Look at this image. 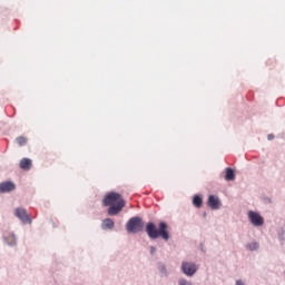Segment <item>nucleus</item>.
Listing matches in <instances>:
<instances>
[{
  "label": "nucleus",
  "instance_id": "nucleus-1",
  "mask_svg": "<svg viewBox=\"0 0 285 285\" xmlns=\"http://www.w3.org/2000/svg\"><path fill=\"white\" fill-rule=\"evenodd\" d=\"M104 206H109L108 215H119L120 210H124L126 200L121 197V194L111 191L107 194L102 199Z\"/></svg>",
  "mask_w": 285,
  "mask_h": 285
},
{
  "label": "nucleus",
  "instance_id": "nucleus-2",
  "mask_svg": "<svg viewBox=\"0 0 285 285\" xmlns=\"http://www.w3.org/2000/svg\"><path fill=\"white\" fill-rule=\"evenodd\" d=\"M146 233L150 239H164L165 242H168L170 239V234L168 233V224L165 222L159 223L158 229L157 226H155V223H148L146 226Z\"/></svg>",
  "mask_w": 285,
  "mask_h": 285
},
{
  "label": "nucleus",
  "instance_id": "nucleus-3",
  "mask_svg": "<svg viewBox=\"0 0 285 285\" xmlns=\"http://www.w3.org/2000/svg\"><path fill=\"white\" fill-rule=\"evenodd\" d=\"M128 233H141L144 230V220L139 217H132L126 225Z\"/></svg>",
  "mask_w": 285,
  "mask_h": 285
},
{
  "label": "nucleus",
  "instance_id": "nucleus-4",
  "mask_svg": "<svg viewBox=\"0 0 285 285\" xmlns=\"http://www.w3.org/2000/svg\"><path fill=\"white\" fill-rule=\"evenodd\" d=\"M180 268L184 275H186L187 277H193L195 273L199 271V267L197 266V264L193 262H183Z\"/></svg>",
  "mask_w": 285,
  "mask_h": 285
},
{
  "label": "nucleus",
  "instance_id": "nucleus-5",
  "mask_svg": "<svg viewBox=\"0 0 285 285\" xmlns=\"http://www.w3.org/2000/svg\"><path fill=\"white\" fill-rule=\"evenodd\" d=\"M16 217L21 219V222L23 224H32V219L28 215V212H26V209H23V208H17L16 209Z\"/></svg>",
  "mask_w": 285,
  "mask_h": 285
},
{
  "label": "nucleus",
  "instance_id": "nucleus-6",
  "mask_svg": "<svg viewBox=\"0 0 285 285\" xmlns=\"http://www.w3.org/2000/svg\"><path fill=\"white\" fill-rule=\"evenodd\" d=\"M248 217L254 226H264V217H262V215L255 212H249Z\"/></svg>",
  "mask_w": 285,
  "mask_h": 285
},
{
  "label": "nucleus",
  "instance_id": "nucleus-7",
  "mask_svg": "<svg viewBox=\"0 0 285 285\" xmlns=\"http://www.w3.org/2000/svg\"><path fill=\"white\" fill-rule=\"evenodd\" d=\"M208 206L212 208V210H219L222 203L219 202L218 197L210 195L208 197Z\"/></svg>",
  "mask_w": 285,
  "mask_h": 285
},
{
  "label": "nucleus",
  "instance_id": "nucleus-8",
  "mask_svg": "<svg viewBox=\"0 0 285 285\" xmlns=\"http://www.w3.org/2000/svg\"><path fill=\"white\" fill-rule=\"evenodd\" d=\"M17 186L12 181H4L0 184V193H12Z\"/></svg>",
  "mask_w": 285,
  "mask_h": 285
},
{
  "label": "nucleus",
  "instance_id": "nucleus-9",
  "mask_svg": "<svg viewBox=\"0 0 285 285\" xmlns=\"http://www.w3.org/2000/svg\"><path fill=\"white\" fill-rule=\"evenodd\" d=\"M102 230H112L115 228V222L111 218H106L102 220Z\"/></svg>",
  "mask_w": 285,
  "mask_h": 285
},
{
  "label": "nucleus",
  "instance_id": "nucleus-10",
  "mask_svg": "<svg viewBox=\"0 0 285 285\" xmlns=\"http://www.w3.org/2000/svg\"><path fill=\"white\" fill-rule=\"evenodd\" d=\"M4 242L9 246H14V244H17V236H14V234H12V233H7L4 235Z\"/></svg>",
  "mask_w": 285,
  "mask_h": 285
},
{
  "label": "nucleus",
  "instance_id": "nucleus-11",
  "mask_svg": "<svg viewBox=\"0 0 285 285\" xmlns=\"http://www.w3.org/2000/svg\"><path fill=\"white\" fill-rule=\"evenodd\" d=\"M20 168L22 170H30L32 168V160L30 158H23L20 160Z\"/></svg>",
  "mask_w": 285,
  "mask_h": 285
},
{
  "label": "nucleus",
  "instance_id": "nucleus-12",
  "mask_svg": "<svg viewBox=\"0 0 285 285\" xmlns=\"http://www.w3.org/2000/svg\"><path fill=\"white\" fill-rule=\"evenodd\" d=\"M226 181H235V171L232 168H226Z\"/></svg>",
  "mask_w": 285,
  "mask_h": 285
},
{
  "label": "nucleus",
  "instance_id": "nucleus-13",
  "mask_svg": "<svg viewBox=\"0 0 285 285\" xmlns=\"http://www.w3.org/2000/svg\"><path fill=\"white\" fill-rule=\"evenodd\" d=\"M193 204L196 208H202V205L204 204V200L199 196H194Z\"/></svg>",
  "mask_w": 285,
  "mask_h": 285
},
{
  "label": "nucleus",
  "instance_id": "nucleus-14",
  "mask_svg": "<svg viewBox=\"0 0 285 285\" xmlns=\"http://www.w3.org/2000/svg\"><path fill=\"white\" fill-rule=\"evenodd\" d=\"M158 271L161 277H168V269L166 268V265H159Z\"/></svg>",
  "mask_w": 285,
  "mask_h": 285
},
{
  "label": "nucleus",
  "instance_id": "nucleus-15",
  "mask_svg": "<svg viewBox=\"0 0 285 285\" xmlns=\"http://www.w3.org/2000/svg\"><path fill=\"white\" fill-rule=\"evenodd\" d=\"M27 142H28V139L23 136H20L17 138V144H19L20 146H26Z\"/></svg>",
  "mask_w": 285,
  "mask_h": 285
},
{
  "label": "nucleus",
  "instance_id": "nucleus-16",
  "mask_svg": "<svg viewBox=\"0 0 285 285\" xmlns=\"http://www.w3.org/2000/svg\"><path fill=\"white\" fill-rule=\"evenodd\" d=\"M178 285H193V283L186 278H179Z\"/></svg>",
  "mask_w": 285,
  "mask_h": 285
},
{
  "label": "nucleus",
  "instance_id": "nucleus-17",
  "mask_svg": "<svg viewBox=\"0 0 285 285\" xmlns=\"http://www.w3.org/2000/svg\"><path fill=\"white\" fill-rule=\"evenodd\" d=\"M249 248H250L252 250H257V248H259V244H257V243H252V244L249 245Z\"/></svg>",
  "mask_w": 285,
  "mask_h": 285
},
{
  "label": "nucleus",
  "instance_id": "nucleus-18",
  "mask_svg": "<svg viewBox=\"0 0 285 285\" xmlns=\"http://www.w3.org/2000/svg\"><path fill=\"white\" fill-rule=\"evenodd\" d=\"M267 139H268V141H273V139H275V135L269 134V135L267 136Z\"/></svg>",
  "mask_w": 285,
  "mask_h": 285
},
{
  "label": "nucleus",
  "instance_id": "nucleus-19",
  "mask_svg": "<svg viewBox=\"0 0 285 285\" xmlns=\"http://www.w3.org/2000/svg\"><path fill=\"white\" fill-rule=\"evenodd\" d=\"M236 285H246V284H244V281L237 279V281H236Z\"/></svg>",
  "mask_w": 285,
  "mask_h": 285
},
{
  "label": "nucleus",
  "instance_id": "nucleus-20",
  "mask_svg": "<svg viewBox=\"0 0 285 285\" xmlns=\"http://www.w3.org/2000/svg\"><path fill=\"white\" fill-rule=\"evenodd\" d=\"M151 255H155V252H151Z\"/></svg>",
  "mask_w": 285,
  "mask_h": 285
}]
</instances>
